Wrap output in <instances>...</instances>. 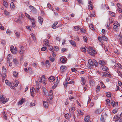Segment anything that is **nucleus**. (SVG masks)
Segmentation results:
<instances>
[{"mask_svg": "<svg viewBox=\"0 0 122 122\" xmlns=\"http://www.w3.org/2000/svg\"><path fill=\"white\" fill-rule=\"evenodd\" d=\"M106 26L107 28L108 29H110V25L109 23H108V22H107Z\"/></svg>", "mask_w": 122, "mask_h": 122, "instance_id": "35", "label": "nucleus"}, {"mask_svg": "<svg viewBox=\"0 0 122 122\" xmlns=\"http://www.w3.org/2000/svg\"><path fill=\"white\" fill-rule=\"evenodd\" d=\"M99 82H100V83L101 84V86L103 88H105V86L104 85L102 81L101 80H100L99 81Z\"/></svg>", "mask_w": 122, "mask_h": 122, "instance_id": "20", "label": "nucleus"}, {"mask_svg": "<svg viewBox=\"0 0 122 122\" xmlns=\"http://www.w3.org/2000/svg\"><path fill=\"white\" fill-rule=\"evenodd\" d=\"M54 50L55 51H57L59 50V49L57 47L55 46L54 47Z\"/></svg>", "mask_w": 122, "mask_h": 122, "instance_id": "39", "label": "nucleus"}, {"mask_svg": "<svg viewBox=\"0 0 122 122\" xmlns=\"http://www.w3.org/2000/svg\"><path fill=\"white\" fill-rule=\"evenodd\" d=\"M114 120L115 121L116 120H118L119 119H120V117H118L117 115L116 116H115L113 118Z\"/></svg>", "mask_w": 122, "mask_h": 122, "instance_id": "25", "label": "nucleus"}, {"mask_svg": "<svg viewBox=\"0 0 122 122\" xmlns=\"http://www.w3.org/2000/svg\"><path fill=\"white\" fill-rule=\"evenodd\" d=\"M114 36L115 37L120 40H122V37L120 35L115 34L114 35Z\"/></svg>", "mask_w": 122, "mask_h": 122, "instance_id": "12", "label": "nucleus"}, {"mask_svg": "<svg viewBox=\"0 0 122 122\" xmlns=\"http://www.w3.org/2000/svg\"><path fill=\"white\" fill-rule=\"evenodd\" d=\"M6 33L9 35H10L12 33L11 31L9 29L7 30Z\"/></svg>", "mask_w": 122, "mask_h": 122, "instance_id": "57", "label": "nucleus"}, {"mask_svg": "<svg viewBox=\"0 0 122 122\" xmlns=\"http://www.w3.org/2000/svg\"><path fill=\"white\" fill-rule=\"evenodd\" d=\"M3 113L4 118L6 120H7V117L6 116L5 112H3Z\"/></svg>", "mask_w": 122, "mask_h": 122, "instance_id": "53", "label": "nucleus"}, {"mask_svg": "<svg viewBox=\"0 0 122 122\" xmlns=\"http://www.w3.org/2000/svg\"><path fill=\"white\" fill-rule=\"evenodd\" d=\"M5 99V97L4 96L2 95L0 97V100L2 101H4V100Z\"/></svg>", "mask_w": 122, "mask_h": 122, "instance_id": "49", "label": "nucleus"}, {"mask_svg": "<svg viewBox=\"0 0 122 122\" xmlns=\"http://www.w3.org/2000/svg\"><path fill=\"white\" fill-rule=\"evenodd\" d=\"M94 64L96 66H97L98 65V63L95 60H94Z\"/></svg>", "mask_w": 122, "mask_h": 122, "instance_id": "51", "label": "nucleus"}, {"mask_svg": "<svg viewBox=\"0 0 122 122\" xmlns=\"http://www.w3.org/2000/svg\"><path fill=\"white\" fill-rule=\"evenodd\" d=\"M109 13L110 15L111 16H113V17H115V13L111 11H109Z\"/></svg>", "mask_w": 122, "mask_h": 122, "instance_id": "24", "label": "nucleus"}, {"mask_svg": "<svg viewBox=\"0 0 122 122\" xmlns=\"http://www.w3.org/2000/svg\"><path fill=\"white\" fill-rule=\"evenodd\" d=\"M88 62L89 65L91 66H93L94 65V61L91 59L88 60Z\"/></svg>", "mask_w": 122, "mask_h": 122, "instance_id": "17", "label": "nucleus"}, {"mask_svg": "<svg viewBox=\"0 0 122 122\" xmlns=\"http://www.w3.org/2000/svg\"><path fill=\"white\" fill-rule=\"evenodd\" d=\"M101 68L103 71H107L108 69V68L105 66H102Z\"/></svg>", "mask_w": 122, "mask_h": 122, "instance_id": "18", "label": "nucleus"}, {"mask_svg": "<svg viewBox=\"0 0 122 122\" xmlns=\"http://www.w3.org/2000/svg\"><path fill=\"white\" fill-rule=\"evenodd\" d=\"M90 117L89 116H87L85 117L84 119V120L85 122H92L91 121H90Z\"/></svg>", "mask_w": 122, "mask_h": 122, "instance_id": "8", "label": "nucleus"}, {"mask_svg": "<svg viewBox=\"0 0 122 122\" xmlns=\"http://www.w3.org/2000/svg\"><path fill=\"white\" fill-rule=\"evenodd\" d=\"M109 22L108 23L111 24L112 23L113 21V19L111 17H110L109 19Z\"/></svg>", "mask_w": 122, "mask_h": 122, "instance_id": "29", "label": "nucleus"}, {"mask_svg": "<svg viewBox=\"0 0 122 122\" xmlns=\"http://www.w3.org/2000/svg\"><path fill=\"white\" fill-rule=\"evenodd\" d=\"M15 33L17 37L18 38L19 37L20 35V34L19 32L17 31H15Z\"/></svg>", "mask_w": 122, "mask_h": 122, "instance_id": "27", "label": "nucleus"}, {"mask_svg": "<svg viewBox=\"0 0 122 122\" xmlns=\"http://www.w3.org/2000/svg\"><path fill=\"white\" fill-rule=\"evenodd\" d=\"M117 10L119 12L121 13H122V9L120 8H118L117 9Z\"/></svg>", "mask_w": 122, "mask_h": 122, "instance_id": "63", "label": "nucleus"}, {"mask_svg": "<svg viewBox=\"0 0 122 122\" xmlns=\"http://www.w3.org/2000/svg\"><path fill=\"white\" fill-rule=\"evenodd\" d=\"M13 75L15 77L16 76L18 75V73L16 71H14L13 72Z\"/></svg>", "mask_w": 122, "mask_h": 122, "instance_id": "52", "label": "nucleus"}, {"mask_svg": "<svg viewBox=\"0 0 122 122\" xmlns=\"http://www.w3.org/2000/svg\"><path fill=\"white\" fill-rule=\"evenodd\" d=\"M58 23V22H55L52 25V28L53 29L56 28V26Z\"/></svg>", "mask_w": 122, "mask_h": 122, "instance_id": "21", "label": "nucleus"}, {"mask_svg": "<svg viewBox=\"0 0 122 122\" xmlns=\"http://www.w3.org/2000/svg\"><path fill=\"white\" fill-rule=\"evenodd\" d=\"M10 50L12 53L13 54H15L17 52V48L15 47L14 48V46H12L10 47Z\"/></svg>", "mask_w": 122, "mask_h": 122, "instance_id": "2", "label": "nucleus"}, {"mask_svg": "<svg viewBox=\"0 0 122 122\" xmlns=\"http://www.w3.org/2000/svg\"><path fill=\"white\" fill-rule=\"evenodd\" d=\"M69 42L73 46H76V43L75 41L72 40H70Z\"/></svg>", "mask_w": 122, "mask_h": 122, "instance_id": "11", "label": "nucleus"}, {"mask_svg": "<svg viewBox=\"0 0 122 122\" xmlns=\"http://www.w3.org/2000/svg\"><path fill=\"white\" fill-rule=\"evenodd\" d=\"M10 6L11 8L12 9H14L15 8V5L13 2H12L11 3Z\"/></svg>", "mask_w": 122, "mask_h": 122, "instance_id": "23", "label": "nucleus"}, {"mask_svg": "<svg viewBox=\"0 0 122 122\" xmlns=\"http://www.w3.org/2000/svg\"><path fill=\"white\" fill-rule=\"evenodd\" d=\"M101 120L103 122H104L105 119L103 117L102 115L101 117Z\"/></svg>", "mask_w": 122, "mask_h": 122, "instance_id": "60", "label": "nucleus"}, {"mask_svg": "<svg viewBox=\"0 0 122 122\" xmlns=\"http://www.w3.org/2000/svg\"><path fill=\"white\" fill-rule=\"evenodd\" d=\"M4 13L7 16H9L10 14L9 13L6 11H4Z\"/></svg>", "mask_w": 122, "mask_h": 122, "instance_id": "47", "label": "nucleus"}, {"mask_svg": "<svg viewBox=\"0 0 122 122\" xmlns=\"http://www.w3.org/2000/svg\"><path fill=\"white\" fill-rule=\"evenodd\" d=\"M13 62L14 64L15 65H16L18 64V62L16 59H14Z\"/></svg>", "mask_w": 122, "mask_h": 122, "instance_id": "40", "label": "nucleus"}, {"mask_svg": "<svg viewBox=\"0 0 122 122\" xmlns=\"http://www.w3.org/2000/svg\"><path fill=\"white\" fill-rule=\"evenodd\" d=\"M6 74H4L3 75V76L2 78V81L3 82L4 81V80L5 78V77L6 76Z\"/></svg>", "mask_w": 122, "mask_h": 122, "instance_id": "41", "label": "nucleus"}, {"mask_svg": "<svg viewBox=\"0 0 122 122\" xmlns=\"http://www.w3.org/2000/svg\"><path fill=\"white\" fill-rule=\"evenodd\" d=\"M29 8L31 11H36V8L31 5H30L29 6Z\"/></svg>", "mask_w": 122, "mask_h": 122, "instance_id": "22", "label": "nucleus"}, {"mask_svg": "<svg viewBox=\"0 0 122 122\" xmlns=\"http://www.w3.org/2000/svg\"><path fill=\"white\" fill-rule=\"evenodd\" d=\"M43 92L44 93V94L46 95L47 92V91L46 90V89L45 88H44L43 89Z\"/></svg>", "mask_w": 122, "mask_h": 122, "instance_id": "58", "label": "nucleus"}, {"mask_svg": "<svg viewBox=\"0 0 122 122\" xmlns=\"http://www.w3.org/2000/svg\"><path fill=\"white\" fill-rule=\"evenodd\" d=\"M117 72L118 74V75L121 77H122V74L120 72V71H117Z\"/></svg>", "mask_w": 122, "mask_h": 122, "instance_id": "54", "label": "nucleus"}, {"mask_svg": "<svg viewBox=\"0 0 122 122\" xmlns=\"http://www.w3.org/2000/svg\"><path fill=\"white\" fill-rule=\"evenodd\" d=\"M99 63L100 65H104L106 64L105 61L103 60H100L99 61Z\"/></svg>", "mask_w": 122, "mask_h": 122, "instance_id": "16", "label": "nucleus"}, {"mask_svg": "<svg viewBox=\"0 0 122 122\" xmlns=\"http://www.w3.org/2000/svg\"><path fill=\"white\" fill-rule=\"evenodd\" d=\"M25 17V15L23 14H21L19 16V18L20 19L22 20L23 18Z\"/></svg>", "mask_w": 122, "mask_h": 122, "instance_id": "38", "label": "nucleus"}, {"mask_svg": "<svg viewBox=\"0 0 122 122\" xmlns=\"http://www.w3.org/2000/svg\"><path fill=\"white\" fill-rule=\"evenodd\" d=\"M38 18V22L41 25L43 21V19L41 16H39Z\"/></svg>", "mask_w": 122, "mask_h": 122, "instance_id": "9", "label": "nucleus"}, {"mask_svg": "<svg viewBox=\"0 0 122 122\" xmlns=\"http://www.w3.org/2000/svg\"><path fill=\"white\" fill-rule=\"evenodd\" d=\"M74 81H71L69 82H65L63 83V85L65 87H66L67 86V84L74 83Z\"/></svg>", "mask_w": 122, "mask_h": 122, "instance_id": "6", "label": "nucleus"}, {"mask_svg": "<svg viewBox=\"0 0 122 122\" xmlns=\"http://www.w3.org/2000/svg\"><path fill=\"white\" fill-rule=\"evenodd\" d=\"M2 72L4 74H6V69L4 66L2 67Z\"/></svg>", "mask_w": 122, "mask_h": 122, "instance_id": "31", "label": "nucleus"}, {"mask_svg": "<svg viewBox=\"0 0 122 122\" xmlns=\"http://www.w3.org/2000/svg\"><path fill=\"white\" fill-rule=\"evenodd\" d=\"M88 49V50H87V52L90 55L93 56L96 53V51L93 49L92 48L89 47Z\"/></svg>", "mask_w": 122, "mask_h": 122, "instance_id": "1", "label": "nucleus"}, {"mask_svg": "<svg viewBox=\"0 0 122 122\" xmlns=\"http://www.w3.org/2000/svg\"><path fill=\"white\" fill-rule=\"evenodd\" d=\"M89 27L90 29L92 30H93L94 29L93 26L92 24H90L89 25Z\"/></svg>", "mask_w": 122, "mask_h": 122, "instance_id": "56", "label": "nucleus"}, {"mask_svg": "<svg viewBox=\"0 0 122 122\" xmlns=\"http://www.w3.org/2000/svg\"><path fill=\"white\" fill-rule=\"evenodd\" d=\"M74 30L76 31H77L80 29L79 26H75L74 27Z\"/></svg>", "mask_w": 122, "mask_h": 122, "instance_id": "28", "label": "nucleus"}, {"mask_svg": "<svg viewBox=\"0 0 122 122\" xmlns=\"http://www.w3.org/2000/svg\"><path fill=\"white\" fill-rule=\"evenodd\" d=\"M90 86H93L94 84V82L92 80H91L90 81Z\"/></svg>", "mask_w": 122, "mask_h": 122, "instance_id": "34", "label": "nucleus"}, {"mask_svg": "<svg viewBox=\"0 0 122 122\" xmlns=\"http://www.w3.org/2000/svg\"><path fill=\"white\" fill-rule=\"evenodd\" d=\"M122 119L120 118L118 120H117L115 121V122H122Z\"/></svg>", "mask_w": 122, "mask_h": 122, "instance_id": "64", "label": "nucleus"}, {"mask_svg": "<svg viewBox=\"0 0 122 122\" xmlns=\"http://www.w3.org/2000/svg\"><path fill=\"white\" fill-rule=\"evenodd\" d=\"M101 88V87L99 85H98L96 88V91L97 92H99L100 90V89Z\"/></svg>", "mask_w": 122, "mask_h": 122, "instance_id": "26", "label": "nucleus"}, {"mask_svg": "<svg viewBox=\"0 0 122 122\" xmlns=\"http://www.w3.org/2000/svg\"><path fill=\"white\" fill-rule=\"evenodd\" d=\"M107 74L106 73L104 72H102V76L103 77H107Z\"/></svg>", "mask_w": 122, "mask_h": 122, "instance_id": "50", "label": "nucleus"}, {"mask_svg": "<svg viewBox=\"0 0 122 122\" xmlns=\"http://www.w3.org/2000/svg\"><path fill=\"white\" fill-rule=\"evenodd\" d=\"M38 64L37 63L34 62L32 64V65L35 67H36L37 66Z\"/></svg>", "mask_w": 122, "mask_h": 122, "instance_id": "43", "label": "nucleus"}, {"mask_svg": "<svg viewBox=\"0 0 122 122\" xmlns=\"http://www.w3.org/2000/svg\"><path fill=\"white\" fill-rule=\"evenodd\" d=\"M78 112L79 114L81 115H83L84 114L83 112L81 111L80 110H78Z\"/></svg>", "mask_w": 122, "mask_h": 122, "instance_id": "44", "label": "nucleus"}, {"mask_svg": "<svg viewBox=\"0 0 122 122\" xmlns=\"http://www.w3.org/2000/svg\"><path fill=\"white\" fill-rule=\"evenodd\" d=\"M43 104L45 108H47L48 106V104L47 102L46 101H44L43 102Z\"/></svg>", "mask_w": 122, "mask_h": 122, "instance_id": "15", "label": "nucleus"}, {"mask_svg": "<svg viewBox=\"0 0 122 122\" xmlns=\"http://www.w3.org/2000/svg\"><path fill=\"white\" fill-rule=\"evenodd\" d=\"M117 112V110L116 109H114L113 110L112 112V113L114 114L116 113Z\"/></svg>", "mask_w": 122, "mask_h": 122, "instance_id": "59", "label": "nucleus"}, {"mask_svg": "<svg viewBox=\"0 0 122 122\" xmlns=\"http://www.w3.org/2000/svg\"><path fill=\"white\" fill-rule=\"evenodd\" d=\"M44 43L46 45H47L48 44L49 41L48 40L46 39L44 40Z\"/></svg>", "mask_w": 122, "mask_h": 122, "instance_id": "37", "label": "nucleus"}, {"mask_svg": "<svg viewBox=\"0 0 122 122\" xmlns=\"http://www.w3.org/2000/svg\"><path fill=\"white\" fill-rule=\"evenodd\" d=\"M30 92L31 96L32 97H34V94L36 92V90L35 89L34 87H32L30 88Z\"/></svg>", "mask_w": 122, "mask_h": 122, "instance_id": "3", "label": "nucleus"}, {"mask_svg": "<svg viewBox=\"0 0 122 122\" xmlns=\"http://www.w3.org/2000/svg\"><path fill=\"white\" fill-rule=\"evenodd\" d=\"M49 98L51 100H52L53 97V95L52 91V90H50L49 94Z\"/></svg>", "mask_w": 122, "mask_h": 122, "instance_id": "7", "label": "nucleus"}, {"mask_svg": "<svg viewBox=\"0 0 122 122\" xmlns=\"http://www.w3.org/2000/svg\"><path fill=\"white\" fill-rule=\"evenodd\" d=\"M81 51L84 52H85L86 51V49L84 47H82L81 48Z\"/></svg>", "mask_w": 122, "mask_h": 122, "instance_id": "42", "label": "nucleus"}, {"mask_svg": "<svg viewBox=\"0 0 122 122\" xmlns=\"http://www.w3.org/2000/svg\"><path fill=\"white\" fill-rule=\"evenodd\" d=\"M60 60L61 61L62 63H64L66 61L64 58H61V59Z\"/></svg>", "mask_w": 122, "mask_h": 122, "instance_id": "46", "label": "nucleus"}, {"mask_svg": "<svg viewBox=\"0 0 122 122\" xmlns=\"http://www.w3.org/2000/svg\"><path fill=\"white\" fill-rule=\"evenodd\" d=\"M74 40L77 41H78L79 40V39L77 36H75L74 37Z\"/></svg>", "mask_w": 122, "mask_h": 122, "instance_id": "62", "label": "nucleus"}, {"mask_svg": "<svg viewBox=\"0 0 122 122\" xmlns=\"http://www.w3.org/2000/svg\"><path fill=\"white\" fill-rule=\"evenodd\" d=\"M19 83V82L18 81H16L14 82V85L15 87L17 86Z\"/></svg>", "mask_w": 122, "mask_h": 122, "instance_id": "36", "label": "nucleus"}, {"mask_svg": "<svg viewBox=\"0 0 122 122\" xmlns=\"http://www.w3.org/2000/svg\"><path fill=\"white\" fill-rule=\"evenodd\" d=\"M3 4L5 7L7 6L8 3L6 2V0H4L3 1Z\"/></svg>", "mask_w": 122, "mask_h": 122, "instance_id": "33", "label": "nucleus"}, {"mask_svg": "<svg viewBox=\"0 0 122 122\" xmlns=\"http://www.w3.org/2000/svg\"><path fill=\"white\" fill-rule=\"evenodd\" d=\"M55 78L53 76H51L50 77H49L48 78V80L50 82H53L55 80Z\"/></svg>", "mask_w": 122, "mask_h": 122, "instance_id": "13", "label": "nucleus"}, {"mask_svg": "<svg viewBox=\"0 0 122 122\" xmlns=\"http://www.w3.org/2000/svg\"><path fill=\"white\" fill-rule=\"evenodd\" d=\"M111 104L112 106H114L115 105V103L112 100V102H111Z\"/></svg>", "mask_w": 122, "mask_h": 122, "instance_id": "61", "label": "nucleus"}, {"mask_svg": "<svg viewBox=\"0 0 122 122\" xmlns=\"http://www.w3.org/2000/svg\"><path fill=\"white\" fill-rule=\"evenodd\" d=\"M113 25H114L113 28L114 30L115 31H117L119 27V24L118 23H116L114 24Z\"/></svg>", "mask_w": 122, "mask_h": 122, "instance_id": "4", "label": "nucleus"}, {"mask_svg": "<svg viewBox=\"0 0 122 122\" xmlns=\"http://www.w3.org/2000/svg\"><path fill=\"white\" fill-rule=\"evenodd\" d=\"M102 39L104 40L107 41V40H108L107 38L106 37V36L104 35L102 36Z\"/></svg>", "mask_w": 122, "mask_h": 122, "instance_id": "32", "label": "nucleus"}, {"mask_svg": "<svg viewBox=\"0 0 122 122\" xmlns=\"http://www.w3.org/2000/svg\"><path fill=\"white\" fill-rule=\"evenodd\" d=\"M49 59L52 62H53L54 61V59L53 57H49Z\"/></svg>", "mask_w": 122, "mask_h": 122, "instance_id": "55", "label": "nucleus"}, {"mask_svg": "<svg viewBox=\"0 0 122 122\" xmlns=\"http://www.w3.org/2000/svg\"><path fill=\"white\" fill-rule=\"evenodd\" d=\"M81 83L82 85H84L85 83V78L83 77L81 78Z\"/></svg>", "mask_w": 122, "mask_h": 122, "instance_id": "19", "label": "nucleus"}, {"mask_svg": "<svg viewBox=\"0 0 122 122\" xmlns=\"http://www.w3.org/2000/svg\"><path fill=\"white\" fill-rule=\"evenodd\" d=\"M88 8L89 9L92 10L93 9V6L92 4H90L88 5Z\"/></svg>", "mask_w": 122, "mask_h": 122, "instance_id": "30", "label": "nucleus"}, {"mask_svg": "<svg viewBox=\"0 0 122 122\" xmlns=\"http://www.w3.org/2000/svg\"><path fill=\"white\" fill-rule=\"evenodd\" d=\"M67 69V67L65 66H62L60 67V71L61 72H63Z\"/></svg>", "mask_w": 122, "mask_h": 122, "instance_id": "5", "label": "nucleus"}, {"mask_svg": "<svg viewBox=\"0 0 122 122\" xmlns=\"http://www.w3.org/2000/svg\"><path fill=\"white\" fill-rule=\"evenodd\" d=\"M106 95L107 97H110L111 96V93L109 92H107L106 93Z\"/></svg>", "mask_w": 122, "mask_h": 122, "instance_id": "48", "label": "nucleus"}, {"mask_svg": "<svg viewBox=\"0 0 122 122\" xmlns=\"http://www.w3.org/2000/svg\"><path fill=\"white\" fill-rule=\"evenodd\" d=\"M25 100V98H22L21 100L18 102V105H22Z\"/></svg>", "mask_w": 122, "mask_h": 122, "instance_id": "14", "label": "nucleus"}, {"mask_svg": "<svg viewBox=\"0 0 122 122\" xmlns=\"http://www.w3.org/2000/svg\"><path fill=\"white\" fill-rule=\"evenodd\" d=\"M103 110L101 108H99L97 109L95 111V113L96 114H98L100 113Z\"/></svg>", "mask_w": 122, "mask_h": 122, "instance_id": "10", "label": "nucleus"}, {"mask_svg": "<svg viewBox=\"0 0 122 122\" xmlns=\"http://www.w3.org/2000/svg\"><path fill=\"white\" fill-rule=\"evenodd\" d=\"M106 102L107 104V105L108 106H109L110 104V100L108 99H107L106 100Z\"/></svg>", "mask_w": 122, "mask_h": 122, "instance_id": "45", "label": "nucleus"}]
</instances>
